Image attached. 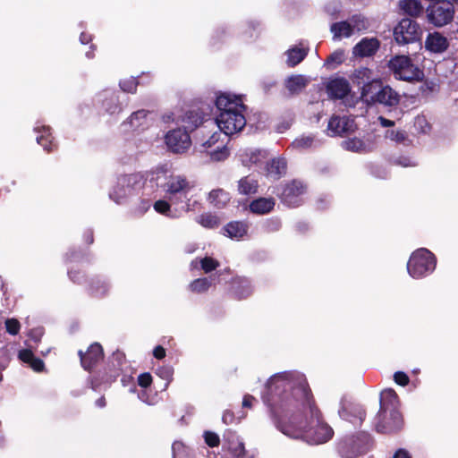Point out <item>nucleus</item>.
<instances>
[{"instance_id": "f257e3e1", "label": "nucleus", "mask_w": 458, "mask_h": 458, "mask_svg": "<svg viewBox=\"0 0 458 458\" xmlns=\"http://www.w3.org/2000/svg\"><path fill=\"white\" fill-rule=\"evenodd\" d=\"M267 390L263 400L284 435L311 445L332 438L334 431L324 421L303 374L297 371L276 374L269 378Z\"/></svg>"}, {"instance_id": "f03ea898", "label": "nucleus", "mask_w": 458, "mask_h": 458, "mask_svg": "<svg viewBox=\"0 0 458 458\" xmlns=\"http://www.w3.org/2000/svg\"><path fill=\"white\" fill-rule=\"evenodd\" d=\"M148 178L151 182L163 190L166 198L173 204L188 203V194L194 185L187 176L182 174H175L167 164H162L153 168Z\"/></svg>"}, {"instance_id": "7ed1b4c3", "label": "nucleus", "mask_w": 458, "mask_h": 458, "mask_svg": "<svg viewBox=\"0 0 458 458\" xmlns=\"http://www.w3.org/2000/svg\"><path fill=\"white\" fill-rule=\"evenodd\" d=\"M398 396L394 390L386 389L380 394V410L378 412V419L385 417L387 411L390 412L391 423L384 425L377 423L376 429L381 433H390L398 430L402 427V416L397 411Z\"/></svg>"}, {"instance_id": "20e7f679", "label": "nucleus", "mask_w": 458, "mask_h": 458, "mask_svg": "<svg viewBox=\"0 0 458 458\" xmlns=\"http://www.w3.org/2000/svg\"><path fill=\"white\" fill-rule=\"evenodd\" d=\"M389 69L394 77L405 81H420L424 78V72L414 64L407 55H395L389 62Z\"/></svg>"}, {"instance_id": "39448f33", "label": "nucleus", "mask_w": 458, "mask_h": 458, "mask_svg": "<svg viewBox=\"0 0 458 458\" xmlns=\"http://www.w3.org/2000/svg\"><path fill=\"white\" fill-rule=\"evenodd\" d=\"M435 267V256L424 248L415 250L407 263L408 273L413 278L425 276L433 272Z\"/></svg>"}, {"instance_id": "423d86ee", "label": "nucleus", "mask_w": 458, "mask_h": 458, "mask_svg": "<svg viewBox=\"0 0 458 458\" xmlns=\"http://www.w3.org/2000/svg\"><path fill=\"white\" fill-rule=\"evenodd\" d=\"M228 136L220 130L213 132L208 140L200 145V152L205 153L211 161L220 162L229 157V149L226 147Z\"/></svg>"}, {"instance_id": "0eeeda50", "label": "nucleus", "mask_w": 458, "mask_h": 458, "mask_svg": "<svg viewBox=\"0 0 458 458\" xmlns=\"http://www.w3.org/2000/svg\"><path fill=\"white\" fill-rule=\"evenodd\" d=\"M454 15V8L448 1L432 3L427 8V18L429 23L436 27H443L450 23Z\"/></svg>"}, {"instance_id": "6e6552de", "label": "nucleus", "mask_w": 458, "mask_h": 458, "mask_svg": "<svg viewBox=\"0 0 458 458\" xmlns=\"http://www.w3.org/2000/svg\"><path fill=\"white\" fill-rule=\"evenodd\" d=\"M216 123L226 136L238 133L246 125L244 112L219 113L216 118Z\"/></svg>"}, {"instance_id": "1a4fd4ad", "label": "nucleus", "mask_w": 458, "mask_h": 458, "mask_svg": "<svg viewBox=\"0 0 458 458\" xmlns=\"http://www.w3.org/2000/svg\"><path fill=\"white\" fill-rule=\"evenodd\" d=\"M422 30L419 24L409 18L401 20L394 30V39L400 45L420 40Z\"/></svg>"}, {"instance_id": "9d476101", "label": "nucleus", "mask_w": 458, "mask_h": 458, "mask_svg": "<svg viewBox=\"0 0 458 458\" xmlns=\"http://www.w3.org/2000/svg\"><path fill=\"white\" fill-rule=\"evenodd\" d=\"M165 143L174 153H183L190 148L191 140L187 131L178 128L166 133Z\"/></svg>"}, {"instance_id": "9b49d317", "label": "nucleus", "mask_w": 458, "mask_h": 458, "mask_svg": "<svg viewBox=\"0 0 458 458\" xmlns=\"http://www.w3.org/2000/svg\"><path fill=\"white\" fill-rule=\"evenodd\" d=\"M304 184L297 180L284 185L281 193H278L281 200L289 207H296L301 201V196L305 193Z\"/></svg>"}, {"instance_id": "f8f14e48", "label": "nucleus", "mask_w": 458, "mask_h": 458, "mask_svg": "<svg viewBox=\"0 0 458 458\" xmlns=\"http://www.w3.org/2000/svg\"><path fill=\"white\" fill-rule=\"evenodd\" d=\"M216 106L219 113L245 112L246 106L241 96L221 93L216 97Z\"/></svg>"}, {"instance_id": "ddd939ff", "label": "nucleus", "mask_w": 458, "mask_h": 458, "mask_svg": "<svg viewBox=\"0 0 458 458\" xmlns=\"http://www.w3.org/2000/svg\"><path fill=\"white\" fill-rule=\"evenodd\" d=\"M341 418L349 420L354 425L360 424L365 418V411L356 403H352L345 398L341 400V408L338 411Z\"/></svg>"}, {"instance_id": "4468645a", "label": "nucleus", "mask_w": 458, "mask_h": 458, "mask_svg": "<svg viewBox=\"0 0 458 458\" xmlns=\"http://www.w3.org/2000/svg\"><path fill=\"white\" fill-rule=\"evenodd\" d=\"M136 174L123 175L118 178L116 186L110 191V198L116 203L121 201L131 194L132 184L136 182Z\"/></svg>"}, {"instance_id": "2eb2a0df", "label": "nucleus", "mask_w": 458, "mask_h": 458, "mask_svg": "<svg viewBox=\"0 0 458 458\" xmlns=\"http://www.w3.org/2000/svg\"><path fill=\"white\" fill-rule=\"evenodd\" d=\"M179 204H173L168 199L166 200L165 199H159L154 203V209L162 215H165L168 217H179L183 213L189 211V203H186V205H182L180 208H177Z\"/></svg>"}, {"instance_id": "dca6fc26", "label": "nucleus", "mask_w": 458, "mask_h": 458, "mask_svg": "<svg viewBox=\"0 0 458 458\" xmlns=\"http://www.w3.org/2000/svg\"><path fill=\"white\" fill-rule=\"evenodd\" d=\"M79 355L81 356V362L82 367L89 370L97 362L102 360L103 358V349L102 346L98 344H92L86 353H82V352H79Z\"/></svg>"}, {"instance_id": "f3484780", "label": "nucleus", "mask_w": 458, "mask_h": 458, "mask_svg": "<svg viewBox=\"0 0 458 458\" xmlns=\"http://www.w3.org/2000/svg\"><path fill=\"white\" fill-rule=\"evenodd\" d=\"M354 122L347 117L333 116L328 123L327 131L331 136L342 135L353 131Z\"/></svg>"}, {"instance_id": "a211bd4d", "label": "nucleus", "mask_w": 458, "mask_h": 458, "mask_svg": "<svg viewBox=\"0 0 458 458\" xmlns=\"http://www.w3.org/2000/svg\"><path fill=\"white\" fill-rule=\"evenodd\" d=\"M350 91V83L344 78H334L327 85V92L332 98H344Z\"/></svg>"}, {"instance_id": "6ab92c4d", "label": "nucleus", "mask_w": 458, "mask_h": 458, "mask_svg": "<svg viewBox=\"0 0 458 458\" xmlns=\"http://www.w3.org/2000/svg\"><path fill=\"white\" fill-rule=\"evenodd\" d=\"M267 152L265 150L256 148H244L239 152V158L242 164L245 166H251L258 165L267 158Z\"/></svg>"}, {"instance_id": "aec40b11", "label": "nucleus", "mask_w": 458, "mask_h": 458, "mask_svg": "<svg viewBox=\"0 0 458 458\" xmlns=\"http://www.w3.org/2000/svg\"><path fill=\"white\" fill-rule=\"evenodd\" d=\"M379 47V41L376 38H365L361 39L354 47L353 55L355 56H370L374 55Z\"/></svg>"}, {"instance_id": "412c9836", "label": "nucleus", "mask_w": 458, "mask_h": 458, "mask_svg": "<svg viewBox=\"0 0 458 458\" xmlns=\"http://www.w3.org/2000/svg\"><path fill=\"white\" fill-rule=\"evenodd\" d=\"M425 47L432 53H442L448 47V41L439 32L429 33L425 40Z\"/></svg>"}, {"instance_id": "4be33fe9", "label": "nucleus", "mask_w": 458, "mask_h": 458, "mask_svg": "<svg viewBox=\"0 0 458 458\" xmlns=\"http://www.w3.org/2000/svg\"><path fill=\"white\" fill-rule=\"evenodd\" d=\"M266 175L273 180L279 179L286 173V161L283 157L273 158L266 166Z\"/></svg>"}, {"instance_id": "5701e85b", "label": "nucleus", "mask_w": 458, "mask_h": 458, "mask_svg": "<svg viewBox=\"0 0 458 458\" xmlns=\"http://www.w3.org/2000/svg\"><path fill=\"white\" fill-rule=\"evenodd\" d=\"M400 97L389 86H381L380 90L377 92L376 98V103H379L385 106H393L399 103Z\"/></svg>"}, {"instance_id": "b1692460", "label": "nucleus", "mask_w": 458, "mask_h": 458, "mask_svg": "<svg viewBox=\"0 0 458 458\" xmlns=\"http://www.w3.org/2000/svg\"><path fill=\"white\" fill-rule=\"evenodd\" d=\"M381 83L377 80H371L365 83L361 89L360 98L368 104H375L377 92L380 90Z\"/></svg>"}, {"instance_id": "393cba45", "label": "nucleus", "mask_w": 458, "mask_h": 458, "mask_svg": "<svg viewBox=\"0 0 458 458\" xmlns=\"http://www.w3.org/2000/svg\"><path fill=\"white\" fill-rule=\"evenodd\" d=\"M148 113L146 110H139L131 114L129 119L123 123L131 130L144 129L148 125Z\"/></svg>"}, {"instance_id": "a878e982", "label": "nucleus", "mask_w": 458, "mask_h": 458, "mask_svg": "<svg viewBox=\"0 0 458 458\" xmlns=\"http://www.w3.org/2000/svg\"><path fill=\"white\" fill-rule=\"evenodd\" d=\"M330 31L335 40H340L343 38H350L354 33V29L349 21H344L333 23Z\"/></svg>"}, {"instance_id": "bb28decb", "label": "nucleus", "mask_w": 458, "mask_h": 458, "mask_svg": "<svg viewBox=\"0 0 458 458\" xmlns=\"http://www.w3.org/2000/svg\"><path fill=\"white\" fill-rule=\"evenodd\" d=\"M275 207V199L273 198H259L250 204V210L258 215H265L269 213Z\"/></svg>"}, {"instance_id": "cd10ccee", "label": "nucleus", "mask_w": 458, "mask_h": 458, "mask_svg": "<svg viewBox=\"0 0 458 458\" xmlns=\"http://www.w3.org/2000/svg\"><path fill=\"white\" fill-rule=\"evenodd\" d=\"M202 122V118L199 113L195 111L187 112L183 116L177 120V123L183 127L182 131L195 130Z\"/></svg>"}, {"instance_id": "c85d7f7f", "label": "nucleus", "mask_w": 458, "mask_h": 458, "mask_svg": "<svg viewBox=\"0 0 458 458\" xmlns=\"http://www.w3.org/2000/svg\"><path fill=\"white\" fill-rule=\"evenodd\" d=\"M259 182L251 175H247L238 181V192L242 195H250L258 192Z\"/></svg>"}, {"instance_id": "c756f323", "label": "nucleus", "mask_w": 458, "mask_h": 458, "mask_svg": "<svg viewBox=\"0 0 458 458\" xmlns=\"http://www.w3.org/2000/svg\"><path fill=\"white\" fill-rule=\"evenodd\" d=\"M286 64L290 67H294L300 64L308 55V49L299 46L291 47L285 52Z\"/></svg>"}, {"instance_id": "7c9ffc66", "label": "nucleus", "mask_w": 458, "mask_h": 458, "mask_svg": "<svg viewBox=\"0 0 458 458\" xmlns=\"http://www.w3.org/2000/svg\"><path fill=\"white\" fill-rule=\"evenodd\" d=\"M248 230V225L243 222H231L225 227V235L231 239L239 240L242 238Z\"/></svg>"}, {"instance_id": "2f4dec72", "label": "nucleus", "mask_w": 458, "mask_h": 458, "mask_svg": "<svg viewBox=\"0 0 458 458\" xmlns=\"http://www.w3.org/2000/svg\"><path fill=\"white\" fill-rule=\"evenodd\" d=\"M101 97H103L102 105L106 113L109 114H114L122 111V106L114 93L106 91Z\"/></svg>"}, {"instance_id": "473e14b6", "label": "nucleus", "mask_w": 458, "mask_h": 458, "mask_svg": "<svg viewBox=\"0 0 458 458\" xmlns=\"http://www.w3.org/2000/svg\"><path fill=\"white\" fill-rule=\"evenodd\" d=\"M19 359L25 363H28L30 368L36 372H40L44 369V362L36 358L30 350L25 349L19 352Z\"/></svg>"}, {"instance_id": "72a5a7b5", "label": "nucleus", "mask_w": 458, "mask_h": 458, "mask_svg": "<svg viewBox=\"0 0 458 458\" xmlns=\"http://www.w3.org/2000/svg\"><path fill=\"white\" fill-rule=\"evenodd\" d=\"M208 200L214 207L223 208L230 201V196L222 189L213 190L209 193Z\"/></svg>"}, {"instance_id": "f704fd0d", "label": "nucleus", "mask_w": 458, "mask_h": 458, "mask_svg": "<svg viewBox=\"0 0 458 458\" xmlns=\"http://www.w3.org/2000/svg\"><path fill=\"white\" fill-rule=\"evenodd\" d=\"M309 81L303 75H293L285 81V87L291 93H298L304 89Z\"/></svg>"}, {"instance_id": "c9c22d12", "label": "nucleus", "mask_w": 458, "mask_h": 458, "mask_svg": "<svg viewBox=\"0 0 458 458\" xmlns=\"http://www.w3.org/2000/svg\"><path fill=\"white\" fill-rule=\"evenodd\" d=\"M219 262L211 258V257H205L200 259H194L191 262V269H196L200 267V268L205 273H209L215 269H216L219 267Z\"/></svg>"}, {"instance_id": "e433bc0d", "label": "nucleus", "mask_w": 458, "mask_h": 458, "mask_svg": "<svg viewBox=\"0 0 458 458\" xmlns=\"http://www.w3.org/2000/svg\"><path fill=\"white\" fill-rule=\"evenodd\" d=\"M35 131L38 133H41L37 137L38 143L42 145L44 149L47 152L51 151L54 145L52 143V136L49 131V128L45 126H42L41 129L39 127H36Z\"/></svg>"}, {"instance_id": "4c0bfd02", "label": "nucleus", "mask_w": 458, "mask_h": 458, "mask_svg": "<svg viewBox=\"0 0 458 458\" xmlns=\"http://www.w3.org/2000/svg\"><path fill=\"white\" fill-rule=\"evenodd\" d=\"M401 7L411 16H419L423 12V6L420 0H403Z\"/></svg>"}, {"instance_id": "58836bf2", "label": "nucleus", "mask_w": 458, "mask_h": 458, "mask_svg": "<svg viewBox=\"0 0 458 458\" xmlns=\"http://www.w3.org/2000/svg\"><path fill=\"white\" fill-rule=\"evenodd\" d=\"M233 293L238 299L248 297L251 293L250 282L246 279H241L233 285Z\"/></svg>"}, {"instance_id": "ea45409f", "label": "nucleus", "mask_w": 458, "mask_h": 458, "mask_svg": "<svg viewBox=\"0 0 458 458\" xmlns=\"http://www.w3.org/2000/svg\"><path fill=\"white\" fill-rule=\"evenodd\" d=\"M112 360L113 373L111 375L112 380H114L116 377L123 370V366L126 365L124 355L121 352L114 353Z\"/></svg>"}, {"instance_id": "a19ab883", "label": "nucleus", "mask_w": 458, "mask_h": 458, "mask_svg": "<svg viewBox=\"0 0 458 458\" xmlns=\"http://www.w3.org/2000/svg\"><path fill=\"white\" fill-rule=\"evenodd\" d=\"M372 79V72L368 68H359L354 71L352 74V81L357 84H365L370 81Z\"/></svg>"}, {"instance_id": "79ce46f5", "label": "nucleus", "mask_w": 458, "mask_h": 458, "mask_svg": "<svg viewBox=\"0 0 458 458\" xmlns=\"http://www.w3.org/2000/svg\"><path fill=\"white\" fill-rule=\"evenodd\" d=\"M211 285V281L207 277L198 278L192 281L189 288L191 292L196 293H202L207 292Z\"/></svg>"}, {"instance_id": "37998d69", "label": "nucleus", "mask_w": 458, "mask_h": 458, "mask_svg": "<svg viewBox=\"0 0 458 458\" xmlns=\"http://www.w3.org/2000/svg\"><path fill=\"white\" fill-rule=\"evenodd\" d=\"M198 223L206 228H216L219 225L220 221L218 217L213 214L206 213L200 215L198 219Z\"/></svg>"}, {"instance_id": "c03bdc74", "label": "nucleus", "mask_w": 458, "mask_h": 458, "mask_svg": "<svg viewBox=\"0 0 458 458\" xmlns=\"http://www.w3.org/2000/svg\"><path fill=\"white\" fill-rule=\"evenodd\" d=\"M386 137L396 143L408 145L411 140L408 138L407 133L404 131H394L390 130L386 132Z\"/></svg>"}, {"instance_id": "a18cd8bd", "label": "nucleus", "mask_w": 458, "mask_h": 458, "mask_svg": "<svg viewBox=\"0 0 458 458\" xmlns=\"http://www.w3.org/2000/svg\"><path fill=\"white\" fill-rule=\"evenodd\" d=\"M348 21L353 27L354 32L366 30L369 28L368 20L360 14L352 15Z\"/></svg>"}, {"instance_id": "49530a36", "label": "nucleus", "mask_w": 458, "mask_h": 458, "mask_svg": "<svg viewBox=\"0 0 458 458\" xmlns=\"http://www.w3.org/2000/svg\"><path fill=\"white\" fill-rule=\"evenodd\" d=\"M342 145L344 148L353 152H360L366 148L364 142L357 138L346 140Z\"/></svg>"}, {"instance_id": "de8ad7c7", "label": "nucleus", "mask_w": 458, "mask_h": 458, "mask_svg": "<svg viewBox=\"0 0 458 458\" xmlns=\"http://www.w3.org/2000/svg\"><path fill=\"white\" fill-rule=\"evenodd\" d=\"M344 61V52L343 50H336L332 53L326 61V65L331 69L335 68Z\"/></svg>"}, {"instance_id": "09e8293b", "label": "nucleus", "mask_w": 458, "mask_h": 458, "mask_svg": "<svg viewBox=\"0 0 458 458\" xmlns=\"http://www.w3.org/2000/svg\"><path fill=\"white\" fill-rule=\"evenodd\" d=\"M156 374L159 377L166 380V383L165 385V388H166L168 386L169 383L172 381L174 369L171 366H162V367H159L156 370Z\"/></svg>"}, {"instance_id": "8fccbe9b", "label": "nucleus", "mask_w": 458, "mask_h": 458, "mask_svg": "<svg viewBox=\"0 0 458 458\" xmlns=\"http://www.w3.org/2000/svg\"><path fill=\"white\" fill-rule=\"evenodd\" d=\"M137 81L135 78H130L120 82V87L124 92L133 93L137 88Z\"/></svg>"}, {"instance_id": "3c124183", "label": "nucleus", "mask_w": 458, "mask_h": 458, "mask_svg": "<svg viewBox=\"0 0 458 458\" xmlns=\"http://www.w3.org/2000/svg\"><path fill=\"white\" fill-rule=\"evenodd\" d=\"M313 138L311 136H302L296 139L293 142V146L296 148H306L312 145Z\"/></svg>"}, {"instance_id": "603ef678", "label": "nucleus", "mask_w": 458, "mask_h": 458, "mask_svg": "<svg viewBox=\"0 0 458 458\" xmlns=\"http://www.w3.org/2000/svg\"><path fill=\"white\" fill-rule=\"evenodd\" d=\"M5 327H6V331L9 334L15 335L19 333L21 326H20V322L17 319L8 318L5 321Z\"/></svg>"}, {"instance_id": "864d4df0", "label": "nucleus", "mask_w": 458, "mask_h": 458, "mask_svg": "<svg viewBox=\"0 0 458 458\" xmlns=\"http://www.w3.org/2000/svg\"><path fill=\"white\" fill-rule=\"evenodd\" d=\"M204 438L206 444L210 447L217 446L220 443V438L218 435L211 431H206L204 433Z\"/></svg>"}, {"instance_id": "5fc2aeb1", "label": "nucleus", "mask_w": 458, "mask_h": 458, "mask_svg": "<svg viewBox=\"0 0 458 458\" xmlns=\"http://www.w3.org/2000/svg\"><path fill=\"white\" fill-rule=\"evenodd\" d=\"M91 290L93 294H95L96 296H100L106 293V292L107 291V286L104 282L97 280L92 284Z\"/></svg>"}, {"instance_id": "6e6d98bb", "label": "nucleus", "mask_w": 458, "mask_h": 458, "mask_svg": "<svg viewBox=\"0 0 458 458\" xmlns=\"http://www.w3.org/2000/svg\"><path fill=\"white\" fill-rule=\"evenodd\" d=\"M152 383V377L149 373H142L138 377V384L142 388L148 387Z\"/></svg>"}, {"instance_id": "4d7b16f0", "label": "nucleus", "mask_w": 458, "mask_h": 458, "mask_svg": "<svg viewBox=\"0 0 458 458\" xmlns=\"http://www.w3.org/2000/svg\"><path fill=\"white\" fill-rule=\"evenodd\" d=\"M394 382L400 386H405L409 383L408 376L402 371H397L394 375Z\"/></svg>"}, {"instance_id": "13d9d810", "label": "nucleus", "mask_w": 458, "mask_h": 458, "mask_svg": "<svg viewBox=\"0 0 458 458\" xmlns=\"http://www.w3.org/2000/svg\"><path fill=\"white\" fill-rule=\"evenodd\" d=\"M174 458H177L182 453H184L185 446L183 443L180 441L174 442L172 445Z\"/></svg>"}, {"instance_id": "bf43d9fd", "label": "nucleus", "mask_w": 458, "mask_h": 458, "mask_svg": "<svg viewBox=\"0 0 458 458\" xmlns=\"http://www.w3.org/2000/svg\"><path fill=\"white\" fill-rule=\"evenodd\" d=\"M256 399L250 394H245L242 400V406L244 408H250Z\"/></svg>"}, {"instance_id": "052dcab7", "label": "nucleus", "mask_w": 458, "mask_h": 458, "mask_svg": "<svg viewBox=\"0 0 458 458\" xmlns=\"http://www.w3.org/2000/svg\"><path fill=\"white\" fill-rule=\"evenodd\" d=\"M153 355L155 358L161 360L165 356V350L162 346L158 345L154 349Z\"/></svg>"}, {"instance_id": "680f3d73", "label": "nucleus", "mask_w": 458, "mask_h": 458, "mask_svg": "<svg viewBox=\"0 0 458 458\" xmlns=\"http://www.w3.org/2000/svg\"><path fill=\"white\" fill-rule=\"evenodd\" d=\"M415 123L422 128L423 132H427L429 130V125L423 117H418Z\"/></svg>"}, {"instance_id": "e2e57ef3", "label": "nucleus", "mask_w": 458, "mask_h": 458, "mask_svg": "<svg viewBox=\"0 0 458 458\" xmlns=\"http://www.w3.org/2000/svg\"><path fill=\"white\" fill-rule=\"evenodd\" d=\"M222 420L225 424H231L234 420V416L231 411H225L223 414Z\"/></svg>"}, {"instance_id": "0e129e2a", "label": "nucleus", "mask_w": 458, "mask_h": 458, "mask_svg": "<svg viewBox=\"0 0 458 458\" xmlns=\"http://www.w3.org/2000/svg\"><path fill=\"white\" fill-rule=\"evenodd\" d=\"M378 121L383 127H392L395 124L394 121L386 119L383 116H379Z\"/></svg>"}, {"instance_id": "69168bd1", "label": "nucleus", "mask_w": 458, "mask_h": 458, "mask_svg": "<svg viewBox=\"0 0 458 458\" xmlns=\"http://www.w3.org/2000/svg\"><path fill=\"white\" fill-rule=\"evenodd\" d=\"M398 163L403 165V166H413L415 165V163L410 159V158H407V157H403V158H400V160L398 161Z\"/></svg>"}, {"instance_id": "338daca9", "label": "nucleus", "mask_w": 458, "mask_h": 458, "mask_svg": "<svg viewBox=\"0 0 458 458\" xmlns=\"http://www.w3.org/2000/svg\"><path fill=\"white\" fill-rule=\"evenodd\" d=\"M394 458H411V456L405 450L400 449L394 454Z\"/></svg>"}, {"instance_id": "774afa93", "label": "nucleus", "mask_w": 458, "mask_h": 458, "mask_svg": "<svg viewBox=\"0 0 458 458\" xmlns=\"http://www.w3.org/2000/svg\"><path fill=\"white\" fill-rule=\"evenodd\" d=\"M42 334L43 333H42L41 329H36L30 333V335H31V337H33L35 339V341H38L39 338L41 337Z\"/></svg>"}]
</instances>
